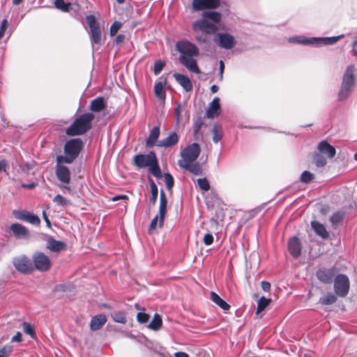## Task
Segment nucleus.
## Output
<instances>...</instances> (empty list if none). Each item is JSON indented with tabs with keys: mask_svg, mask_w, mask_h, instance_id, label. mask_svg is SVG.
<instances>
[{
	"mask_svg": "<svg viewBox=\"0 0 357 357\" xmlns=\"http://www.w3.org/2000/svg\"><path fill=\"white\" fill-rule=\"evenodd\" d=\"M126 39V36L124 34H119L116 38H115L114 43L117 45H121Z\"/></svg>",
	"mask_w": 357,
	"mask_h": 357,
	"instance_id": "obj_57",
	"label": "nucleus"
},
{
	"mask_svg": "<svg viewBox=\"0 0 357 357\" xmlns=\"http://www.w3.org/2000/svg\"><path fill=\"white\" fill-rule=\"evenodd\" d=\"M8 22L7 20H2L0 26V40L3 37L5 31L8 27Z\"/></svg>",
	"mask_w": 357,
	"mask_h": 357,
	"instance_id": "obj_55",
	"label": "nucleus"
},
{
	"mask_svg": "<svg viewBox=\"0 0 357 357\" xmlns=\"http://www.w3.org/2000/svg\"><path fill=\"white\" fill-rule=\"evenodd\" d=\"M337 301V297L332 293H328L326 295H325L323 297H321L319 298V303L324 305H332L334 303H335Z\"/></svg>",
	"mask_w": 357,
	"mask_h": 357,
	"instance_id": "obj_34",
	"label": "nucleus"
},
{
	"mask_svg": "<svg viewBox=\"0 0 357 357\" xmlns=\"http://www.w3.org/2000/svg\"><path fill=\"white\" fill-rule=\"evenodd\" d=\"M261 287L264 291H268L271 289V284L268 282L262 281L261 282Z\"/></svg>",
	"mask_w": 357,
	"mask_h": 357,
	"instance_id": "obj_60",
	"label": "nucleus"
},
{
	"mask_svg": "<svg viewBox=\"0 0 357 357\" xmlns=\"http://www.w3.org/2000/svg\"><path fill=\"white\" fill-rule=\"evenodd\" d=\"M225 69V64L222 61H220V80L222 79L223 77V73Z\"/></svg>",
	"mask_w": 357,
	"mask_h": 357,
	"instance_id": "obj_63",
	"label": "nucleus"
},
{
	"mask_svg": "<svg viewBox=\"0 0 357 357\" xmlns=\"http://www.w3.org/2000/svg\"><path fill=\"white\" fill-rule=\"evenodd\" d=\"M137 319L141 324L146 323L149 319V315L145 312H138Z\"/></svg>",
	"mask_w": 357,
	"mask_h": 357,
	"instance_id": "obj_51",
	"label": "nucleus"
},
{
	"mask_svg": "<svg viewBox=\"0 0 357 357\" xmlns=\"http://www.w3.org/2000/svg\"><path fill=\"white\" fill-rule=\"evenodd\" d=\"M335 275V269L333 268L328 269H320L317 272V278L322 282L329 284L332 282Z\"/></svg>",
	"mask_w": 357,
	"mask_h": 357,
	"instance_id": "obj_20",
	"label": "nucleus"
},
{
	"mask_svg": "<svg viewBox=\"0 0 357 357\" xmlns=\"http://www.w3.org/2000/svg\"><path fill=\"white\" fill-rule=\"evenodd\" d=\"M344 216V213L342 211H337L333 213L330 218V221L331 222L332 225L336 227L340 225L342 222Z\"/></svg>",
	"mask_w": 357,
	"mask_h": 357,
	"instance_id": "obj_36",
	"label": "nucleus"
},
{
	"mask_svg": "<svg viewBox=\"0 0 357 357\" xmlns=\"http://www.w3.org/2000/svg\"><path fill=\"white\" fill-rule=\"evenodd\" d=\"M155 158L156 155L153 151H150L146 155L137 154L133 158V162L139 168L148 167Z\"/></svg>",
	"mask_w": 357,
	"mask_h": 357,
	"instance_id": "obj_13",
	"label": "nucleus"
},
{
	"mask_svg": "<svg viewBox=\"0 0 357 357\" xmlns=\"http://www.w3.org/2000/svg\"><path fill=\"white\" fill-rule=\"evenodd\" d=\"M213 141L214 143H218L222 137L221 127L214 126L212 129Z\"/></svg>",
	"mask_w": 357,
	"mask_h": 357,
	"instance_id": "obj_42",
	"label": "nucleus"
},
{
	"mask_svg": "<svg viewBox=\"0 0 357 357\" xmlns=\"http://www.w3.org/2000/svg\"><path fill=\"white\" fill-rule=\"evenodd\" d=\"M192 28L195 31H199L206 34H213L218 30L216 24L204 18L195 21L192 24Z\"/></svg>",
	"mask_w": 357,
	"mask_h": 357,
	"instance_id": "obj_10",
	"label": "nucleus"
},
{
	"mask_svg": "<svg viewBox=\"0 0 357 357\" xmlns=\"http://www.w3.org/2000/svg\"><path fill=\"white\" fill-rule=\"evenodd\" d=\"M7 167H8V163L6 160H0V172H3L8 174V173L6 172Z\"/></svg>",
	"mask_w": 357,
	"mask_h": 357,
	"instance_id": "obj_59",
	"label": "nucleus"
},
{
	"mask_svg": "<svg viewBox=\"0 0 357 357\" xmlns=\"http://www.w3.org/2000/svg\"><path fill=\"white\" fill-rule=\"evenodd\" d=\"M23 330L25 333L31 335L32 337L35 335L34 330L29 323L24 322L23 324Z\"/></svg>",
	"mask_w": 357,
	"mask_h": 357,
	"instance_id": "obj_50",
	"label": "nucleus"
},
{
	"mask_svg": "<svg viewBox=\"0 0 357 357\" xmlns=\"http://www.w3.org/2000/svg\"><path fill=\"white\" fill-rule=\"evenodd\" d=\"M176 50L179 52L180 55L183 56H198L199 49L197 47L188 40H180L176 44Z\"/></svg>",
	"mask_w": 357,
	"mask_h": 357,
	"instance_id": "obj_11",
	"label": "nucleus"
},
{
	"mask_svg": "<svg viewBox=\"0 0 357 357\" xmlns=\"http://www.w3.org/2000/svg\"><path fill=\"white\" fill-rule=\"evenodd\" d=\"M94 118V114L91 112L80 115L66 128V135L68 136H76L86 133L91 128V122Z\"/></svg>",
	"mask_w": 357,
	"mask_h": 357,
	"instance_id": "obj_3",
	"label": "nucleus"
},
{
	"mask_svg": "<svg viewBox=\"0 0 357 357\" xmlns=\"http://www.w3.org/2000/svg\"><path fill=\"white\" fill-rule=\"evenodd\" d=\"M357 78V70L353 65L347 67L342 77V85L354 89Z\"/></svg>",
	"mask_w": 357,
	"mask_h": 357,
	"instance_id": "obj_12",
	"label": "nucleus"
},
{
	"mask_svg": "<svg viewBox=\"0 0 357 357\" xmlns=\"http://www.w3.org/2000/svg\"><path fill=\"white\" fill-rule=\"evenodd\" d=\"M192 6L195 10L216 8L220 6L219 0H192Z\"/></svg>",
	"mask_w": 357,
	"mask_h": 357,
	"instance_id": "obj_14",
	"label": "nucleus"
},
{
	"mask_svg": "<svg viewBox=\"0 0 357 357\" xmlns=\"http://www.w3.org/2000/svg\"><path fill=\"white\" fill-rule=\"evenodd\" d=\"M165 66V62L160 60L156 61L154 63V73L158 75Z\"/></svg>",
	"mask_w": 357,
	"mask_h": 357,
	"instance_id": "obj_52",
	"label": "nucleus"
},
{
	"mask_svg": "<svg viewBox=\"0 0 357 357\" xmlns=\"http://www.w3.org/2000/svg\"><path fill=\"white\" fill-rule=\"evenodd\" d=\"M150 188L151 193L150 202L155 204L158 198V190L156 184L152 179H150Z\"/></svg>",
	"mask_w": 357,
	"mask_h": 357,
	"instance_id": "obj_38",
	"label": "nucleus"
},
{
	"mask_svg": "<svg viewBox=\"0 0 357 357\" xmlns=\"http://www.w3.org/2000/svg\"><path fill=\"white\" fill-rule=\"evenodd\" d=\"M162 326V319L160 316L155 313L152 321L149 325V328L153 331H158Z\"/></svg>",
	"mask_w": 357,
	"mask_h": 357,
	"instance_id": "obj_35",
	"label": "nucleus"
},
{
	"mask_svg": "<svg viewBox=\"0 0 357 357\" xmlns=\"http://www.w3.org/2000/svg\"><path fill=\"white\" fill-rule=\"evenodd\" d=\"M195 56H183L180 55L178 57L179 61L181 63L183 66H184L186 68H188L190 71L195 73H199V69L197 66L196 60L193 59Z\"/></svg>",
	"mask_w": 357,
	"mask_h": 357,
	"instance_id": "obj_17",
	"label": "nucleus"
},
{
	"mask_svg": "<svg viewBox=\"0 0 357 357\" xmlns=\"http://www.w3.org/2000/svg\"><path fill=\"white\" fill-rule=\"evenodd\" d=\"M203 241L204 243H205V245H210L213 243V236L211 234H206L204 236V239H203Z\"/></svg>",
	"mask_w": 357,
	"mask_h": 357,
	"instance_id": "obj_56",
	"label": "nucleus"
},
{
	"mask_svg": "<svg viewBox=\"0 0 357 357\" xmlns=\"http://www.w3.org/2000/svg\"><path fill=\"white\" fill-rule=\"evenodd\" d=\"M13 265L18 272L22 273H30L33 271L31 259L24 255L15 257L13 259Z\"/></svg>",
	"mask_w": 357,
	"mask_h": 357,
	"instance_id": "obj_7",
	"label": "nucleus"
},
{
	"mask_svg": "<svg viewBox=\"0 0 357 357\" xmlns=\"http://www.w3.org/2000/svg\"><path fill=\"white\" fill-rule=\"evenodd\" d=\"M271 298H266L264 296L261 297L257 301V314L262 312L271 303Z\"/></svg>",
	"mask_w": 357,
	"mask_h": 357,
	"instance_id": "obj_37",
	"label": "nucleus"
},
{
	"mask_svg": "<svg viewBox=\"0 0 357 357\" xmlns=\"http://www.w3.org/2000/svg\"><path fill=\"white\" fill-rule=\"evenodd\" d=\"M204 19L210 20L213 21L212 23L216 24L221 20V14L215 11H207L203 13Z\"/></svg>",
	"mask_w": 357,
	"mask_h": 357,
	"instance_id": "obj_32",
	"label": "nucleus"
},
{
	"mask_svg": "<svg viewBox=\"0 0 357 357\" xmlns=\"http://www.w3.org/2000/svg\"><path fill=\"white\" fill-rule=\"evenodd\" d=\"M178 135L176 132H171L167 137L158 141L157 146L163 148L174 146L178 143Z\"/></svg>",
	"mask_w": 357,
	"mask_h": 357,
	"instance_id": "obj_18",
	"label": "nucleus"
},
{
	"mask_svg": "<svg viewBox=\"0 0 357 357\" xmlns=\"http://www.w3.org/2000/svg\"><path fill=\"white\" fill-rule=\"evenodd\" d=\"M211 299L213 303H215L224 310H228L230 308V305L213 291L211 293Z\"/></svg>",
	"mask_w": 357,
	"mask_h": 357,
	"instance_id": "obj_30",
	"label": "nucleus"
},
{
	"mask_svg": "<svg viewBox=\"0 0 357 357\" xmlns=\"http://www.w3.org/2000/svg\"><path fill=\"white\" fill-rule=\"evenodd\" d=\"M344 35L332 37H311L296 36L289 38V42L296 43L303 45H310L314 46L331 45L335 44Z\"/></svg>",
	"mask_w": 357,
	"mask_h": 357,
	"instance_id": "obj_4",
	"label": "nucleus"
},
{
	"mask_svg": "<svg viewBox=\"0 0 357 357\" xmlns=\"http://www.w3.org/2000/svg\"><path fill=\"white\" fill-rule=\"evenodd\" d=\"M148 167L149 172L156 178H160L162 176V172L159 167L157 158L154 159V161H153Z\"/></svg>",
	"mask_w": 357,
	"mask_h": 357,
	"instance_id": "obj_33",
	"label": "nucleus"
},
{
	"mask_svg": "<svg viewBox=\"0 0 357 357\" xmlns=\"http://www.w3.org/2000/svg\"><path fill=\"white\" fill-rule=\"evenodd\" d=\"M165 181L167 189L171 190L174 183L173 176L169 173H166L165 174Z\"/></svg>",
	"mask_w": 357,
	"mask_h": 357,
	"instance_id": "obj_48",
	"label": "nucleus"
},
{
	"mask_svg": "<svg viewBox=\"0 0 357 357\" xmlns=\"http://www.w3.org/2000/svg\"><path fill=\"white\" fill-rule=\"evenodd\" d=\"M318 150L321 154L327 155L328 158H333L336 153L335 149L326 141H322L319 144Z\"/></svg>",
	"mask_w": 357,
	"mask_h": 357,
	"instance_id": "obj_25",
	"label": "nucleus"
},
{
	"mask_svg": "<svg viewBox=\"0 0 357 357\" xmlns=\"http://www.w3.org/2000/svg\"><path fill=\"white\" fill-rule=\"evenodd\" d=\"M25 221L37 226L39 225L40 223V218L37 215L29 213L26 216Z\"/></svg>",
	"mask_w": 357,
	"mask_h": 357,
	"instance_id": "obj_43",
	"label": "nucleus"
},
{
	"mask_svg": "<svg viewBox=\"0 0 357 357\" xmlns=\"http://www.w3.org/2000/svg\"><path fill=\"white\" fill-rule=\"evenodd\" d=\"M122 23L119 21H115L112 23L109 28V34L111 36H114L116 34L119 30L121 28Z\"/></svg>",
	"mask_w": 357,
	"mask_h": 357,
	"instance_id": "obj_45",
	"label": "nucleus"
},
{
	"mask_svg": "<svg viewBox=\"0 0 357 357\" xmlns=\"http://www.w3.org/2000/svg\"><path fill=\"white\" fill-rule=\"evenodd\" d=\"M54 6L56 8L66 12L69 10L70 3H66L63 0H55Z\"/></svg>",
	"mask_w": 357,
	"mask_h": 357,
	"instance_id": "obj_44",
	"label": "nucleus"
},
{
	"mask_svg": "<svg viewBox=\"0 0 357 357\" xmlns=\"http://www.w3.org/2000/svg\"><path fill=\"white\" fill-rule=\"evenodd\" d=\"M167 200L165 195V192L163 190H160V207H159V226L162 227L164 222L165 215L166 213V209H167Z\"/></svg>",
	"mask_w": 357,
	"mask_h": 357,
	"instance_id": "obj_24",
	"label": "nucleus"
},
{
	"mask_svg": "<svg viewBox=\"0 0 357 357\" xmlns=\"http://www.w3.org/2000/svg\"><path fill=\"white\" fill-rule=\"evenodd\" d=\"M154 93L155 96L160 100H164L165 99V92L164 91L162 82H158L155 84Z\"/></svg>",
	"mask_w": 357,
	"mask_h": 357,
	"instance_id": "obj_40",
	"label": "nucleus"
},
{
	"mask_svg": "<svg viewBox=\"0 0 357 357\" xmlns=\"http://www.w3.org/2000/svg\"><path fill=\"white\" fill-rule=\"evenodd\" d=\"M197 183L200 189L204 191H208L210 189V185L206 178H198Z\"/></svg>",
	"mask_w": 357,
	"mask_h": 357,
	"instance_id": "obj_46",
	"label": "nucleus"
},
{
	"mask_svg": "<svg viewBox=\"0 0 357 357\" xmlns=\"http://www.w3.org/2000/svg\"><path fill=\"white\" fill-rule=\"evenodd\" d=\"M53 201L60 206H66L70 204L68 200H67L64 197L60 195H57L56 196H55L53 199Z\"/></svg>",
	"mask_w": 357,
	"mask_h": 357,
	"instance_id": "obj_49",
	"label": "nucleus"
},
{
	"mask_svg": "<svg viewBox=\"0 0 357 357\" xmlns=\"http://www.w3.org/2000/svg\"><path fill=\"white\" fill-rule=\"evenodd\" d=\"M288 249L290 254L295 258L300 256L301 252V243L297 237H292L289 240Z\"/></svg>",
	"mask_w": 357,
	"mask_h": 357,
	"instance_id": "obj_22",
	"label": "nucleus"
},
{
	"mask_svg": "<svg viewBox=\"0 0 357 357\" xmlns=\"http://www.w3.org/2000/svg\"><path fill=\"white\" fill-rule=\"evenodd\" d=\"M47 248L54 252H59L66 248V244L61 241H56L52 237H49L47 240Z\"/></svg>",
	"mask_w": 357,
	"mask_h": 357,
	"instance_id": "obj_23",
	"label": "nucleus"
},
{
	"mask_svg": "<svg viewBox=\"0 0 357 357\" xmlns=\"http://www.w3.org/2000/svg\"><path fill=\"white\" fill-rule=\"evenodd\" d=\"M350 287L348 277L344 274L337 275L334 280V291L336 296L344 298L349 292Z\"/></svg>",
	"mask_w": 357,
	"mask_h": 357,
	"instance_id": "obj_6",
	"label": "nucleus"
},
{
	"mask_svg": "<svg viewBox=\"0 0 357 357\" xmlns=\"http://www.w3.org/2000/svg\"><path fill=\"white\" fill-rule=\"evenodd\" d=\"M313 174L308 171H304L301 176V181L305 183L310 182L313 179Z\"/></svg>",
	"mask_w": 357,
	"mask_h": 357,
	"instance_id": "obj_47",
	"label": "nucleus"
},
{
	"mask_svg": "<svg viewBox=\"0 0 357 357\" xmlns=\"http://www.w3.org/2000/svg\"><path fill=\"white\" fill-rule=\"evenodd\" d=\"M10 231L16 238L27 240L30 237L29 230L19 223H13L10 227Z\"/></svg>",
	"mask_w": 357,
	"mask_h": 357,
	"instance_id": "obj_15",
	"label": "nucleus"
},
{
	"mask_svg": "<svg viewBox=\"0 0 357 357\" xmlns=\"http://www.w3.org/2000/svg\"><path fill=\"white\" fill-rule=\"evenodd\" d=\"M56 175L57 178L62 183L68 184L70 181V172L68 167L56 162Z\"/></svg>",
	"mask_w": 357,
	"mask_h": 357,
	"instance_id": "obj_16",
	"label": "nucleus"
},
{
	"mask_svg": "<svg viewBox=\"0 0 357 357\" xmlns=\"http://www.w3.org/2000/svg\"><path fill=\"white\" fill-rule=\"evenodd\" d=\"M33 269L40 272L48 271L52 265L51 260L48 256L41 252H36L32 257Z\"/></svg>",
	"mask_w": 357,
	"mask_h": 357,
	"instance_id": "obj_8",
	"label": "nucleus"
},
{
	"mask_svg": "<svg viewBox=\"0 0 357 357\" xmlns=\"http://www.w3.org/2000/svg\"><path fill=\"white\" fill-rule=\"evenodd\" d=\"M111 316L112 319L116 323L125 324L127 321L125 313L121 311L114 312Z\"/></svg>",
	"mask_w": 357,
	"mask_h": 357,
	"instance_id": "obj_41",
	"label": "nucleus"
},
{
	"mask_svg": "<svg viewBox=\"0 0 357 357\" xmlns=\"http://www.w3.org/2000/svg\"><path fill=\"white\" fill-rule=\"evenodd\" d=\"M351 54L357 59V36L355 38L351 45Z\"/></svg>",
	"mask_w": 357,
	"mask_h": 357,
	"instance_id": "obj_58",
	"label": "nucleus"
},
{
	"mask_svg": "<svg viewBox=\"0 0 357 357\" xmlns=\"http://www.w3.org/2000/svg\"><path fill=\"white\" fill-rule=\"evenodd\" d=\"M201 152L197 143H192L181 151V158L178 160V165L181 168L189 171L195 175L202 174V168L199 162H197Z\"/></svg>",
	"mask_w": 357,
	"mask_h": 357,
	"instance_id": "obj_1",
	"label": "nucleus"
},
{
	"mask_svg": "<svg viewBox=\"0 0 357 357\" xmlns=\"http://www.w3.org/2000/svg\"><path fill=\"white\" fill-rule=\"evenodd\" d=\"M196 39L200 43H208V39L203 35L197 36Z\"/></svg>",
	"mask_w": 357,
	"mask_h": 357,
	"instance_id": "obj_62",
	"label": "nucleus"
},
{
	"mask_svg": "<svg viewBox=\"0 0 357 357\" xmlns=\"http://www.w3.org/2000/svg\"><path fill=\"white\" fill-rule=\"evenodd\" d=\"M12 352L10 346H5L0 349V357H8Z\"/></svg>",
	"mask_w": 357,
	"mask_h": 357,
	"instance_id": "obj_53",
	"label": "nucleus"
},
{
	"mask_svg": "<svg viewBox=\"0 0 357 357\" xmlns=\"http://www.w3.org/2000/svg\"><path fill=\"white\" fill-rule=\"evenodd\" d=\"M220 114V98L215 97L213 99L212 102L206 110V115L209 119H214L218 116Z\"/></svg>",
	"mask_w": 357,
	"mask_h": 357,
	"instance_id": "obj_19",
	"label": "nucleus"
},
{
	"mask_svg": "<svg viewBox=\"0 0 357 357\" xmlns=\"http://www.w3.org/2000/svg\"><path fill=\"white\" fill-rule=\"evenodd\" d=\"M86 22L89 26V38L92 48L93 45H101L102 42V29L99 23L96 21L94 15H89L86 17Z\"/></svg>",
	"mask_w": 357,
	"mask_h": 357,
	"instance_id": "obj_5",
	"label": "nucleus"
},
{
	"mask_svg": "<svg viewBox=\"0 0 357 357\" xmlns=\"http://www.w3.org/2000/svg\"><path fill=\"white\" fill-rule=\"evenodd\" d=\"M213 41L217 45L225 50H231L236 45L234 36L228 33H216Z\"/></svg>",
	"mask_w": 357,
	"mask_h": 357,
	"instance_id": "obj_9",
	"label": "nucleus"
},
{
	"mask_svg": "<svg viewBox=\"0 0 357 357\" xmlns=\"http://www.w3.org/2000/svg\"><path fill=\"white\" fill-rule=\"evenodd\" d=\"M107 318L104 314H98L92 317L90 322V328L91 331H98L106 323Z\"/></svg>",
	"mask_w": 357,
	"mask_h": 357,
	"instance_id": "obj_27",
	"label": "nucleus"
},
{
	"mask_svg": "<svg viewBox=\"0 0 357 357\" xmlns=\"http://www.w3.org/2000/svg\"><path fill=\"white\" fill-rule=\"evenodd\" d=\"M29 213L24 212L23 211H14L13 215L14 216L20 220L25 221L26 216L28 215Z\"/></svg>",
	"mask_w": 357,
	"mask_h": 357,
	"instance_id": "obj_54",
	"label": "nucleus"
},
{
	"mask_svg": "<svg viewBox=\"0 0 357 357\" xmlns=\"http://www.w3.org/2000/svg\"><path fill=\"white\" fill-rule=\"evenodd\" d=\"M160 127L158 126H154L150 131V133H149L148 137L146 139V147L151 148L154 146H157V144L158 142V139L160 137Z\"/></svg>",
	"mask_w": 357,
	"mask_h": 357,
	"instance_id": "obj_21",
	"label": "nucleus"
},
{
	"mask_svg": "<svg viewBox=\"0 0 357 357\" xmlns=\"http://www.w3.org/2000/svg\"><path fill=\"white\" fill-rule=\"evenodd\" d=\"M354 89L346 86L344 85L341 84L340 89L338 92L337 98L340 101H343L348 98L351 92L353 91Z\"/></svg>",
	"mask_w": 357,
	"mask_h": 357,
	"instance_id": "obj_31",
	"label": "nucleus"
},
{
	"mask_svg": "<svg viewBox=\"0 0 357 357\" xmlns=\"http://www.w3.org/2000/svg\"><path fill=\"white\" fill-rule=\"evenodd\" d=\"M174 77L185 91L188 92L192 91V84L190 79L187 76L180 73H174Z\"/></svg>",
	"mask_w": 357,
	"mask_h": 357,
	"instance_id": "obj_26",
	"label": "nucleus"
},
{
	"mask_svg": "<svg viewBox=\"0 0 357 357\" xmlns=\"http://www.w3.org/2000/svg\"><path fill=\"white\" fill-rule=\"evenodd\" d=\"M84 144L81 139L74 138L68 140L63 147L64 155L56 157L58 163H72L79 155L83 148Z\"/></svg>",
	"mask_w": 357,
	"mask_h": 357,
	"instance_id": "obj_2",
	"label": "nucleus"
},
{
	"mask_svg": "<svg viewBox=\"0 0 357 357\" xmlns=\"http://www.w3.org/2000/svg\"><path fill=\"white\" fill-rule=\"evenodd\" d=\"M311 225L314 232L322 238H327L328 237V233L324 225L319 223L317 221H312Z\"/></svg>",
	"mask_w": 357,
	"mask_h": 357,
	"instance_id": "obj_29",
	"label": "nucleus"
},
{
	"mask_svg": "<svg viewBox=\"0 0 357 357\" xmlns=\"http://www.w3.org/2000/svg\"><path fill=\"white\" fill-rule=\"evenodd\" d=\"M174 356L175 357H189L188 354H186L185 352H182V351L176 352L174 354Z\"/></svg>",
	"mask_w": 357,
	"mask_h": 357,
	"instance_id": "obj_64",
	"label": "nucleus"
},
{
	"mask_svg": "<svg viewBox=\"0 0 357 357\" xmlns=\"http://www.w3.org/2000/svg\"><path fill=\"white\" fill-rule=\"evenodd\" d=\"M158 220V215H156L152 220L149 226V230L155 229Z\"/></svg>",
	"mask_w": 357,
	"mask_h": 357,
	"instance_id": "obj_61",
	"label": "nucleus"
},
{
	"mask_svg": "<svg viewBox=\"0 0 357 357\" xmlns=\"http://www.w3.org/2000/svg\"><path fill=\"white\" fill-rule=\"evenodd\" d=\"M313 160L316 166L318 167H322L327 163L326 158L320 152L314 155Z\"/></svg>",
	"mask_w": 357,
	"mask_h": 357,
	"instance_id": "obj_39",
	"label": "nucleus"
},
{
	"mask_svg": "<svg viewBox=\"0 0 357 357\" xmlns=\"http://www.w3.org/2000/svg\"><path fill=\"white\" fill-rule=\"evenodd\" d=\"M107 104L104 98L98 97L93 99L90 104V110L92 112H100L106 108Z\"/></svg>",
	"mask_w": 357,
	"mask_h": 357,
	"instance_id": "obj_28",
	"label": "nucleus"
}]
</instances>
